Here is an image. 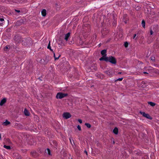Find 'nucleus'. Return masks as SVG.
Returning <instances> with one entry per match:
<instances>
[{
    "instance_id": "obj_1",
    "label": "nucleus",
    "mask_w": 159,
    "mask_h": 159,
    "mask_svg": "<svg viewBox=\"0 0 159 159\" xmlns=\"http://www.w3.org/2000/svg\"><path fill=\"white\" fill-rule=\"evenodd\" d=\"M100 61H109L113 64H116V61L115 57L112 56H110L108 57H106L105 56H102L99 59Z\"/></svg>"
},
{
    "instance_id": "obj_2",
    "label": "nucleus",
    "mask_w": 159,
    "mask_h": 159,
    "mask_svg": "<svg viewBox=\"0 0 159 159\" xmlns=\"http://www.w3.org/2000/svg\"><path fill=\"white\" fill-rule=\"evenodd\" d=\"M68 94L64 93H62L59 92L58 93L56 96L57 98L61 99L64 98L68 96Z\"/></svg>"
},
{
    "instance_id": "obj_3",
    "label": "nucleus",
    "mask_w": 159,
    "mask_h": 159,
    "mask_svg": "<svg viewBox=\"0 0 159 159\" xmlns=\"http://www.w3.org/2000/svg\"><path fill=\"white\" fill-rule=\"evenodd\" d=\"M23 43L25 45H29L32 43L31 39L30 38H28L26 39H24L22 40Z\"/></svg>"
},
{
    "instance_id": "obj_4",
    "label": "nucleus",
    "mask_w": 159,
    "mask_h": 159,
    "mask_svg": "<svg viewBox=\"0 0 159 159\" xmlns=\"http://www.w3.org/2000/svg\"><path fill=\"white\" fill-rule=\"evenodd\" d=\"M14 41L17 43L21 42L22 41L21 37L18 34L15 35L13 38Z\"/></svg>"
},
{
    "instance_id": "obj_5",
    "label": "nucleus",
    "mask_w": 159,
    "mask_h": 159,
    "mask_svg": "<svg viewBox=\"0 0 159 159\" xmlns=\"http://www.w3.org/2000/svg\"><path fill=\"white\" fill-rule=\"evenodd\" d=\"M139 113L142 115L143 117H144L148 119L152 120V118L148 114L146 113L145 112L141 111H140Z\"/></svg>"
},
{
    "instance_id": "obj_6",
    "label": "nucleus",
    "mask_w": 159,
    "mask_h": 159,
    "mask_svg": "<svg viewBox=\"0 0 159 159\" xmlns=\"http://www.w3.org/2000/svg\"><path fill=\"white\" fill-rule=\"evenodd\" d=\"M71 114L69 112H64L63 115V117L65 118V119H67L71 117Z\"/></svg>"
},
{
    "instance_id": "obj_7",
    "label": "nucleus",
    "mask_w": 159,
    "mask_h": 159,
    "mask_svg": "<svg viewBox=\"0 0 159 159\" xmlns=\"http://www.w3.org/2000/svg\"><path fill=\"white\" fill-rule=\"evenodd\" d=\"M147 71H148L149 73L155 72L157 73V71L152 67L149 66L147 69Z\"/></svg>"
},
{
    "instance_id": "obj_8",
    "label": "nucleus",
    "mask_w": 159,
    "mask_h": 159,
    "mask_svg": "<svg viewBox=\"0 0 159 159\" xmlns=\"http://www.w3.org/2000/svg\"><path fill=\"white\" fill-rule=\"evenodd\" d=\"M140 81L139 82V86L141 87L144 88L146 87V85L145 82L144 81H141V80H139Z\"/></svg>"
},
{
    "instance_id": "obj_9",
    "label": "nucleus",
    "mask_w": 159,
    "mask_h": 159,
    "mask_svg": "<svg viewBox=\"0 0 159 159\" xmlns=\"http://www.w3.org/2000/svg\"><path fill=\"white\" fill-rule=\"evenodd\" d=\"M31 155L34 157H36L39 156V154L35 151H33L31 152Z\"/></svg>"
},
{
    "instance_id": "obj_10",
    "label": "nucleus",
    "mask_w": 159,
    "mask_h": 159,
    "mask_svg": "<svg viewBox=\"0 0 159 159\" xmlns=\"http://www.w3.org/2000/svg\"><path fill=\"white\" fill-rule=\"evenodd\" d=\"M7 101L6 98H3L1 101L0 102V106H2Z\"/></svg>"
},
{
    "instance_id": "obj_11",
    "label": "nucleus",
    "mask_w": 159,
    "mask_h": 159,
    "mask_svg": "<svg viewBox=\"0 0 159 159\" xmlns=\"http://www.w3.org/2000/svg\"><path fill=\"white\" fill-rule=\"evenodd\" d=\"M70 33L69 32L65 34L64 39L66 40V41H67L68 40V39L70 35Z\"/></svg>"
},
{
    "instance_id": "obj_12",
    "label": "nucleus",
    "mask_w": 159,
    "mask_h": 159,
    "mask_svg": "<svg viewBox=\"0 0 159 159\" xmlns=\"http://www.w3.org/2000/svg\"><path fill=\"white\" fill-rule=\"evenodd\" d=\"M107 52V50L105 49L101 51V53L102 56H105L106 57L107 54L106 53Z\"/></svg>"
},
{
    "instance_id": "obj_13",
    "label": "nucleus",
    "mask_w": 159,
    "mask_h": 159,
    "mask_svg": "<svg viewBox=\"0 0 159 159\" xmlns=\"http://www.w3.org/2000/svg\"><path fill=\"white\" fill-rule=\"evenodd\" d=\"M24 114L26 116H29L30 113L26 108L25 109L24 111Z\"/></svg>"
},
{
    "instance_id": "obj_14",
    "label": "nucleus",
    "mask_w": 159,
    "mask_h": 159,
    "mask_svg": "<svg viewBox=\"0 0 159 159\" xmlns=\"http://www.w3.org/2000/svg\"><path fill=\"white\" fill-rule=\"evenodd\" d=\"M41 13L43 16H45L46 15V11L45 9H43L41 11Z\"/></svg>"
},
{
    "instance_id": "obj_15",
    "label": "nucleus",
    "mask_w": 159,
    "mask_h": 159,
    "mask_svg": "<svg viewBox=\"0 0 159 159\" xmlns=\"http://www.w3.org/2000/svg\"><path fill=\"white\" fill-rule=\"evenodd\" d=\"M118 129L117 127H115L113 130V132L116 134H118Z\"/></svg>"
},
{
    "instance_id": "obj_16",
    "label": "nucleus",
    "mask_w": 159,
    "mask_h": 159,
    "mask_svg": "<svg viewBox=\"0 0 159 159\" xmlns=\"http://www.w3.org/2000/svg\"><path fill=\"white\" fill-rule=\"evenodd\" d=\"M45 63L46 64H47L48 63V62L49 61V57L48 56H46L45 59Z\"/></svg>"
},
{
    "instance_id": "obj_17",
    "label": "nucleus",
    "mask_w": 159,
    "mask_h": 159,
    "mask_svg": "<svg viewBox=\"0 0 159 159\" xmlns=\"http://www.w3.org/2000/svg\"><path fill=\"white\" fill-rule=\"evenodd\" d=\"M10 124V122L8 121L7 120H6L5 122L3 123V124L5 126H7Z\"/></svg>"
},
{
    "instance_id": "obj_18",
    "label": "nucleus",
    "mask_w": 159,
    "mask_h": 159,
    "mask_svg": "<svg viewBox=\"0 0 159 159\" xmlns=\"http://www.w3.org/2000/svg\"><path fill=\"white\" fill-rule=\"evenodd\" d=\"M148 104L150 105L152 107H154L156 105V104L155 103L151 102H148Z\"/></svg>"
},
{
    "instance_id": "obj_19",
    "label": "nucleus",
    "mask_w": 159,
    "mask_h": 159,
    "mask_svg": "<svg viewBox=\"0 0 159 159\" xmlns=\"http://www.w3.org/2000/svg\"><path fill=\"white\" fill-rule=\"evenodd\" d=\"M141 25L143 28H145V22L144 20H143L142 21Z\"/></svg>"
},
{
    "instance_id": "obj_20",
    "label": "nucleus",
    "mask_w": 159,
    "mask_h": 159,
    "mask_svg": "<svg viewBox=\"0 0 159 159\" xmlns=\"http://www.w3.org/2000/svg\"><path fill=\"white\" fill-rule=\"evenodd\" d=\"M53 54H53V57H54V59H55V60H57L61 56V55L60 54H59L58 56V57H56V56H55V53H54Z\"/></svg>"
},
{
    "instance_id": "obj_21",
    "label": "nucleus",
    "mask_w": 159,
    "mask_h": 159,
    "mask_svg": "<svg viewBox=\"0 0 159 159\" xmlns=\"http://www.w3.org/2000/svg\"><path fill=\"white\" fill-rule=\"evenodd\" d=\"M47 48L48 49H49L51 51L53 52V50L51 49V48L50 46V41L49 42V44L47 47Z\"/></svg>"
},
{
    "instance_id": "obj_22",
    "label": "nucleus",
    "mask_w": 159,
    "mask_h": 159,
    "mask_svg": "<svg viewBox=\"0 0 159 159\" xmlns=\"http://www.w3.org/2000/svg\"><path fill=\"white\" fill-rule=\"evenodd\" d=\"M39 62L43 64L44 65H46L45 63V60L44 59H41L40 60Z\"/></svg>"
},
{
    "instance_id": "obj_23",
    "label": "nucleus",
    "mask_w": 159,
    "mask_h": 159,
    "mask_svg": "<svg viewBox=\"0 0 159 159\" xmlns=\"http://www.w3.org/2000/svg\"><path fill=\"white\" fill-rule=\"evenodd\" d=\"M10 48V46L9 45L6 46L4 48V50L5 51H7V50L8 49H9Z\"/></svg>"
},
{
    "instance_id": "obj_24",
    "label": "nucleus",
    "mask_w": 159,
    "mask_h": 159,
    "mask_svg": "<svg viewBox=\"0 0 159 159\" xmlns=\"http://www.w3.org/2000/svg\"><path fill=\"white\" fill-rule=\"evenodd\" d=\"M4 148H6L7 149H10L11 148V147L9 146H7L6 145H4Z\"/></svg>"
},
{
    "instance_id": "obj_25",
    "label": "nucleus",
    "mask_w": 159,
    "mask_h": 159,
    "mask_svg": "<svg viewBox=\"0 0 159 159\" xmlns=\"http://www.w3.org/2000/svg\"><path fill=\"white\" fill-rule=\"evenodd\" d=\"M85 125L89 128H90L91 127V125L89 123H86Z\"/></svg>"
},
{
    "instance_id": "obj_26",
    "label": "nucleus",
    "mask_w": 159,
    "mask_h": 159,
    "mask_svg": "<svg viewBox=\"0 0 159 159\" xmlns=\"http://www.w3.org/2000/svg\"><path fill=\"white\" fill-rule=\"evenodd\" d=\"M124 46L125 48H127L128 47V43L127 42H126L124 44Z\"/></svg>"
},
{
    "instance_id": "obj_27",
    "label": "nucleus",
    "mask_w": 159,
    "mask_h": 159,
    "mask_svg": "<svg viewBox=\"0 0 159 159\" xmlns=\"http://www.w3.org/2000/svg\"><path fill=\"white\" fill-rule=\"evenodd\" d=\"M47 152H48V154L49 155H51L50 150L49 149V148H47Z\"/></svg>"
},
{
    "instance_id": "obj_28",
    "label": "nucleus",
    "mask_w": 159,
    "mask_h": 159,
    "mask_svg": "<svg viewBox=\"0 0 159 159\" xmlns=\"http://www.w3.org/2000/svg\"><path fill=\"white\" fill-rule=\"evenodd\" d=\"M69 140H70V142L71 143V145L73 146V144H75V143L74 141L73 140V143H71V138L70 137V138H69Z\"/></svg>"
},
{
    "instance_id": "obj_29",
    "label": "nucleus",
    "mask_w": 159,
    "mask_h": 159,
    "mask_svg": "<svg viewBox=\"0 0 159 159\" xmlns=\"http://www.w3.org/2000/svg\"><path fill=\"white\" fill-rule=\"evenodd\" d=\"M151 60L153 61H154L155 60V57H151Z\"/></svg>"
},
{
    "instance_id": "obj_30",
    "label": "nucleus",
    "mask_w": 159,
    "mask_h": 159,
    "mask_svg": "<svg viewBox=\"0 0 159 159\" xmlns=\"http://www.w3.org/2000/svg\"><path fill=\"white\" fill-rule=\"evenodd\" d=\"M77 128L80 131L81 130V128L80 126V125H78V126H77Z\"/></svg>"
},
{
    "instance_id": "obj_31",
    "label": "nucleus",
    "mask_w": 159,
    "mask_h": 159,
    "mask_svg": "<svg viewBox=\"0 0 159 159\" xmlns=\"http://www.w3.org/2000/svg\"><path fill=\"white\" fill-rule=\"evenodd\" d=\"M22 23L21 21H18L17 22L16 24L18 25H20V23Z\"/></svg>"
},
{
    "instance_id": "obj_32",
    "label": "nucleus",
    "mask_w": 159,
    "mask_h": 159,
    "mask_svg": "<svg viewBox=\"0 0 159 159\" xmlns=\"http://www.w3.org/2000/svg\"><path fill=\"white\" fill-rule=\"evenodd\" d=\"M78 121L80 122V123H82V121L81 119H78Z\"/></svg>"
},
{
    "instance_id": "obj_33",
    "label": "nucleus",
    "mask_w": 159,
    "mask_h": 159,
    "mask_svg": "<svg viewBox=\"0 0 159 159\" xmlns=\"http://www.w3.org/2000/svg\"><path fill=\"white\" fill-rule=\"evenodd\" d=\"M153 33L152 30H151L150 31V34L151 35H152Z\"/></svg>"
},
{
    "instance_id": "obj_34",
    "label": "nucleus",
    "mask_w": 159,
    "mask_h": 159,
    "mask_svg": "<svg viewBox=\"0 0 159 159\" xmlns=\"http://www.w3.org/2000/svg\"><path fill=\"white\" fill-rule=\"evenodd\" d=\"M15 11L17 12V13H19V12H20V10H15Z\"/></svg>"
},
{
    "instance_id": "obj_35",
    "label": "nucleus",
    "mask_w": 159,
    "mask_h": 159,
    "mask_svg": "<svg viewBox=\"0 0 159 159\" xmlns=\"http://www.w3.org/2000/svg\"><path fill=\"white\" fill-rule=\"evenodd\" d=\"M4 21V20L3 18H0V21L2 22L3 21Z\"/></svg>"
},
{
    "instance_id": "obj_36",
    "label": "nucleus",
    "mask_w": 159,
    "mask_h": 159,
    "mask_svg": "<svg viewBox=\"0 0 159 159\" xmlns=\"http://www.w3.org/2000/svg\"><path fill=\"white\" fill-rule=\"evenodd\" d=\"M135 1L137 2H139L141 1V0H135Z\"/></svg>"
},
{
    "instance_id": "obj_37",
    "label": "nucleus",
    "mask_w": 159,
    "mask_h": 159,
    "mask_svg": "<svg viewBox=\"0 0 159 159\" xmlns=\"http://www.w3.org/2000/svg\"><path fill=\"white\" fill-rule=\"evenodd\" d=\"M110 73V72H109V71H106V73L108 75H109V74Z\"/></svg>"
},
{
    "instance_id": "obj_38",
    "label": "nucleus",
    "mask_w": 159,
    "mask_h": 159,
    "mask_svg": "<svg viewBox=\"0 0 159 159\" xmlns=\"http://www.w3.org/2000/svg\"><path fill=\"white\" fill-rule=\"evenodd\" d=\"M53 143H54L55 145L56 146L57 145V143L56 141H54L53 142Z\"/></svg>"
},
{
    "instance_id": "obj_39",
    "label": "nucleus",
    "mask_w": 159,
    "mask_h": 159,
    "mask_svg": "<svg viewBox=\"0 0 159 159\" xmlns=\"http://www.w3.org/2000/svg\"><path fill=\"white\" fill-rule=\"evenodd\" d=\"M143 73L144 74H148V72H143Z\"/></svg>"
},
{
    "instance_id": "obj_40",
    "label": "nucleus",
    "mask_w": 159,
    "mask_h": 159,
    "mask_svg": "<svg viewBox=\"0 0 159 159\" xmlns=\"http://www.w3.org/2000/svg\"><path fill=\"white\" fill-rule=\"evenodd\" d=\"M84 152L87 155H88L87 152L86 150H85L84 151Z\"/></svg>"
},
{
    "instance_id": "obj_41",
    "label": "nucleus",
    "mask_w": 159,
    "mask_h": 159,
    "mask_svg": "<svg viewBox=\"0 0 159 159\" xmlns=\"http://www.w3.org/2000/svg\"><path fill=\"white\" fill-rule=\"evenodd\" d=\"M136 36V34H134V37H133V39H134L135 38V37Z\"/></svg>"
},
{
    "instance_id": "obj_42",
    "label": "nucleus",
    "mask_w": 159,
    "mask_h": 159,
    "mask_svg": "<svg viewBox=\"0 0 159 159\" xmlns=\"http://www.w3.org/2000/svg\"><path fill=\"white\" fill-rule=\"evenodd\" d=\"M123 79V78H118V79H117V80H122Z\"/></svg>"
},
{
    "instance_id": "obj_43",
    "label": "nucleus",
    "mask_w": 159,
    "mask_h": 159,
    "mask_svg": "<svg viewBox=\"0 0 159 159\" xmlns=\"http://www.w3.org/2000/svg\"><path fill=\"white\" fill-rule=\"evenodd\" d=\"M124 22L125 24H126V23H127V21H126V20H124Z\"/></svg>"
},
{
    "instance_id": "obj_44",
    "label": "nucleus",
    "mask_w": 159,
    "mask_h": 159,
    "mask_svg": "<svg viewBox=\"0 0 159 159\" xmlns=\"http://www.w3.org/2000/svg\"><path fill=\"white\" fill-rule=\"evenodd\" d=\"M0 139H1V134H0Z\"/></svg>"
},
{
    "instance_id": "obj_45",
    "label": "nucleus",
    "mask_w": 159,
    "mask_h": 159,
    "mask_svg": "<svg viewBox=\"0 0 159 159\" xmlns=\"http://www.w3.org/2000/svg\"><path fill=\"white\" fill-rule=\"evenodd\" d=\"M126 15H124V17L126 16Z\"/></svg>"
},
{
    "instance_id": "obj_46",
    "label": "nucleus",
    "mask_w": 159,
    "mask_h": 159,
    "mask_svg": "<svg viewBox=\"0 0 159 159\" xmlns=\"http://www.w3.org/2000/svg\"><path fill=\"white\" fill-rule=\"evenodd\" d=\"M113 144H114V143H115V142H114V141H113Z\"/></svg>"
},
{
    "instance_id": "obj_47",
    "label": "nucleus",
    "mask_w": 159,
    "mask_h": 159,
    "mask_svg": "<svg viewBox=\"0 0 159 159\" xmlns=\"http://www.w3.org/2000/svg\"><path fill=\"white\" fill-rule=\"evenodd\" d=\"M118 80H115V82H116V81H118Z\"/></svg>"
},
{
    "instance_id": "obj_48",
    "label": "nucleus",
    "mask_w": 159,
    "mask_h": 159,
    "mask_svg": "<svg viewBox=\"0 0 159 159\" xmlns=\"http://www.w3.org/2000/svg\"><path fill=\"white\" fill-rule=\"evenodd\" d=\"M0 24H2V23H0Z\"/></svg>"
},
{
    "instance_id": "obj_49",
    "label": "nucleus",
    "mask_w": 159,
    "mask_h": 159,
    "mask_svg": "<svg viewBox=\"0 0 159 159\" xmlns=\"http://www.w3.org/2000/svg\"><path fill=\"white\" fill-rule=\"evenodd\" d=\"M147 71V72H148V74H149V72H148V71Z\"/></svg>"
},
{
    "instance_id": "obj_50",
    "label": "nucleus",
    "mask_w": 159,
    "mask_h": 159,
    "mask_svg": "<svg viewBox=\"0 0 159 159\" xmlns=\"http://www.w3.org/2000/svg\"><path fill=\"white\" fill-rule=\"evenodd\" d=\"M97 69V68H96L95 69V70H96Z\"/></svg>"
},
{
    "instance_id": "obj_51",
    "label": "nucleus",
    "mask_w": 159,
    "mask_h": 159,
    "mask_svg": "<svg viewBox=\"0 0 159 159\" xmlns=\"http://www.w3.org/2000/svg\"><path fill=\"white\" fill-rule=\"evenodd\" d=\"M118 74H121V73L120 72H119V73H118Z\"/></svg>"
},
{
    "instance_id": "obj_52",
    "label": "nucleus",
    "mask_w": 159,
    "mask_h": 159,
    "mask_svg": "<svg viewBox=\"0 0 159 159\" xmlns=\"http://www.w3.org/2000/svg\"><path fill=\"white\" fill-rule=\"evenodd\" d=\"M71 159H72V158H71Z\"/></svg>"
}]
</instances>
